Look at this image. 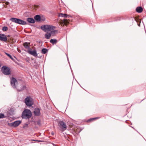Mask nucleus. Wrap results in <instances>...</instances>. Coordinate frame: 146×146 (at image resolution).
I'll return each instance as SVG.
<instances>
[{
	"label": "nucleus",
	"mask_w": 146,
	"mask_h": 146,
	"mask_svg": "<svg viewBox=\"0 0 146 146\" xmlns=\"http://www.w3.org/2000/svg\"><path fill=\"white\" fill-rule=\"evenodd\" d=\"M56 28L55 26L49 25H44L41 27V29L45 32L51 31L55 29Z\"/></svg>",
	"instance_id": "1"
},
{
	"label": "nucleus",
	"mask_w": 146,
	"mask_h": 146,
	"mask_svg": "<svg viewBox=\"0 0 146 146\" xmlns=\"http://www.w3.org/2000/svg\"><path fill=\"white\" fill-rule=\"evenodd\" d=\"M31 115L32 114L31 111L29 110L26 109L23 112L22 117L23 118L28 119L30 118Z\"/></svg>",
	"instance_id": "2"
},
{
	"label": "nucleus",
	"mask_w": 146,
	"mask_h": 146,
	"mask_svg": "<svg viewBox=\"0 0 146 146\" xmlns=\"http://www.w3.org/2000/svg\"><path fill=\"white\" fill-rule=\"evenodd\" d=\"M58 126L60 130L62 131H64L67 128L66 123L63 121H58Z\"/></svg>",
	"instance_id": "3"
},
{
	"label": "nucleus",
	"mask_w": 146,
	"mask_h": 146,
	"mask_svg": "<svg viewBox=\"0 0 146 146\" xmlns=\"http://www.w3.org/2000/svg\"><path fill=\"white\" fill-rule=\"evenodd\" d=\"M10 20L13 22L19 24L25 25L27 24L26 22L19 19L12 18L10 19Z\"/></svg>",
	"instance_id": "4"
},
{
	"label": "nucleus",
	"mask_w": 146,
	"mask_h": 146,
	"mask_svg": "<svg viewBox=\"0 0 146 146\" xmlns=\"http://www.w3.org/2000/svg\"><path fill=\"white\" fill-rule=\"evenodd\" d=\"M25 102L27 106H31L33 104V99L30 97H27L25 100Z\"/></svg>",
	"instance_id": "5"
},
{
	"label": "nucleus",
	"mask_w": 146,
	"mask_h": 146,
	"mask_svg": "<svg viewBox=\"0 0 146 146\" xmlns=\"http://www.w3.org/2000/svg\"><path fill=\"white\" fill-rule=\"evenodd\" d=\"M3 73L5 75H9L11 74L10 69L6 66H3L2 68Z\"/></svg>",
	"instance_id": "6"
},
{
	"label": "nucleus",
	"mask_w": 146,
	"mask_h": 146,
	"mask_svg": "<svg viewBox=\"0 0 146 146\" xmlns=\"http://www.w3.org/2000/svg\"><path fill=\"white\" fill-rule=\"evenodd\" d=\"M17 83V80L15 78L12 77L11 79V84L13 88H16V85Z\"/></svg>",
	"instance_id": "7"
},
{
	"label": "nucleus",
	"mask_w": 146,
	"mask_h": 146,
	"mask_svg": "<svg viewBox=\"0 0 146 146\" xmlns=\"http://www.w3.org/2000/svg\"><path fill=\"white\" fill-rule=\"evenodd\" d=\"M21 121H17L11 123L10 124V125L11 126L16 127L18 126L21 123Z\"/></svg>",
	"instance_id": "8"
},
{
	"label": "nucleus",
	"mask_w": 146,
	"mask_h": 146,
	"mask_svg": "<svg viewBox=\"0 0 146 146\" xmlns=\"http://www.w3.org/2000/svg\"><path fill=\"white\" fill-rule=\"evenodd\" d=\"M28 52L29 54L35 57H36L37 56L36 51L35 50L32 51L31 49H29Z\"/></svg>",
	"instance_id": "9"
},
{
	"label": "nucleus",
	"mask_w": 146,
	"mask_h": 146,
	"mask_svg": "<svg viewBox=\"0 0 146 146\" xmlns=\"http://www.w3.org/2000/svg\"><path fill=\"white\" fill-rule=\"evenodd\" d=\"M0 40L4 42L7 41V38L6 36L4 34H0Z\"/></svg>",
	"instance_id": "10"
},
{
	"label": "nucleus",
	"mask_w": 146,
	"mask_h": 146,
	"mask_svg": "<svg viewBox=\"0 0 146 146\" xmlns=\"http://www.w3.org/2000/svg\"><path fill=\"white\" fill-rule=\"evenodd\" d=\"M26 86H25L20 85L18 86H17L16 88H17L18 91H21L24 90Z\"/></svg>",
	"instance_id": "11"
},
{
	"label": "nucleus",
	"mask_w": 146,
	"mask_h": 146,
	"mask_svg": "<svg viewBox=\"0 0 146 146\" xmlns=\"http://www.w3.org/2000/svg\"><path fill=\"white\" fill-rule=\"evenodd\" d=\"M34 112L35 115L36 116H38L40 114V110L39 108L35 109Z\"/></svg>",
	"instance_id": "12"
},
{
	"label": "nucleus",
	"mask_w": 146,
	"mask_h": 146,
	"mask_svg": "<svg viewBox=\"0 0 146 146\" xmlns=\"http://www.w3.org/2000/svg\"><path fill=\"white\" fill-rule=\"evenodd\" d=\"M27 21L28 22L31 23H34L35 22V21L34 19L31 18H29L27 19Z\"/></svg>",
	"instance_id": "13"
},
{
	"label": "nucleus",
	"mask_w": 146,
	"mask_h": 146,
	"mask_svg": "<svg viewBox=\"0 0 146 146\" xmlns=\"http://www.w3.org/2000/svg\"><path fill=\"white\" fill-rule=\"evenodd\" d=\"M136 11L139 13L143 11V9L141 7H137L136 9Z\"/></svg>",
	"instance_id": "14"
},
{
	"label": "nucleus",
	"mask_w": 146,
	"mask_h": 146,
	"mask_svg": "<svg viewBox=\"0 0 146 146\" xmlns=\"http://www.w3.org/2000/svg\"><path fill=\"white\" fill-rule=\"evenodd\" d=\"M58 33V30H54L53 31L52 30L51 31L50 33L51 34V36H54L55 34Z\"/></svg>",
	"instance_id": "15"
},
{
	"label": "nucleus",
	"mask_w": 146,
	"mask_h": 146,
	"mask_svg": "<svg viewBox=\"0 0 146 146\" xmlns=\"http://www.w3.org/2000/svg\"><path fill=\"white\" fill-rule=\"evenodd\" d=\"M51 36V34L47 33L45 35V38L47 39H49Z\"/></svg>",
	"instance_id": "16"
},
{
	"label": "nucleus",
	"mask_w": 146,
	"mask_h": 146,
	"mask_svg": "<svg viewBox=\"0 0 146 146\" xmlns=\"http://www.w3.org/2000/svg\"><path fill=\"white\" fill-rule=\"evenodd\" d=\"M35 20L37 21H40V20L41 18L39 15H36L34 17Z\"/></svg>",
	"instance_id": "17"
},
{
	"label": "nucleus",
	"mask_w": 146,
	"mask_h": 146,
	"mask_svg": "<svg viewBox=\"0 0 146 146\" xmlns=\"http://www.w3.org/2000/svg\"><path fill=\"white\" fill-rule=\"evenodd\" d=\"M50 42L53 44H54L57 43V40L56 39H51L50 40Z\"/></svg>",
	"instance_id": "18"
},
{
	"label": "nucleus",
	"mask_w": 146,
	"mask_h": 146,
	"mask_svg": "<svg viewBox=\"0 0 146 146\" xmlns=\"http://www.w3.org/2000/svg\"><path fill=\"white\" fill-rule=\"evenodd\" d=\"M68 15L66 14L60 13L58 16L59 17H66Z\"/></svg>",
	"instance_id": "19"
},
{
	"label": "nucleus",
	"mask_w": 146,
	"mask_h": 146,
	"mask_svg": "<svg viewBox=\"0 0 146 146\" xmlns=\"http://www.w3.org/2000/svg\"><path fill=\"white\" fill-rule=\"evenodd\" d=\"M68 23V21L66 19H63V23L64 25H66Z\"/></svg>",
	"instance_id": "20"
},
{
	"label": "nucleus",
	"mask_w": 146,
	"mask_h": 146,
	"mask_svg": "<svg viewBox=\"0 0 146 146\" xmlns=\"http://www.w3.org/2000/svg\"><path fill=\"white\" fill-rule=\"evenodd\" d=\"M23 46L25 48L27 49H30L29 47L27 42H26L25 43L23 44Z\"/></svg>",
	"instance_id": "21"
},
{
	"label": "nucleus",
	"mask_w": 146,
	"mask_h": 146,
	"mask_svg": "<svg viewBox=\"0 0 146 146\" xmlns=\"http://www.w3.org/2000/svg\"><path fill=\"white\" fill-rule=\"evenodd\" d=\"M48 51V50L47 49L44 48H42L41 50V52L42 53L45 54Z\"/></svg>",
	"instance_id": "22"
},
{
	"label": "nucleus",
	"mask_w": 146,
	"mask_h": 146,
	"mask_svg": "<svg viewBox=\"0 0 146 146\" xmlns=\"http://www.w3.org/2000/svg\"><path fill=\"white\" fill-rule=\"evenodd\" d=\"M2 30L3 31H7L8 30V27H3Z\"/></svg>",
	"instance_id": "23"
},
{
	"label": "nucleus",
	"mask_w": 146,
	"mask_h": 146,
	"mask_svg": "<svg viewBox=\"0 0 146 146\" xmlns=\"http://www.w3.org/2000/svg\"><path fill=\"white\" fill-rule=\"evenodd\" d=\"M99 118V117H95V118H91L88 120V121H91L93 120L94 119H98Z\"/></svg>",
	"instance_id": "24"
},
{
	"label": "nucleus",
	"mask_w": 146,
	"mask_h": 146,
	"mask_svg": "<svg viewBox=\"0 0 146 146\" xmlns=\"http://www.w3.org/2000/svg\"><path fill=\"white\" fill-rule=\"evenodd\" d=\"M4 117V115L3 114L0 113V118H3Z\"/></svg>",
	"instance_id": "25"
},
{
	"label": "nucleus",
	"mask_w": 146,
	"mask_h": 146,
	"mask_svg": "<svg viewBox=\"0 0 146 146\" xmlns=\"http://www.w3.org/2000/svg\"><path fill=\"white\" fill-rule=\"evenodd\" d=\"M5 53L7 56H8L9 57L11 56L9 54H8L6 52H5Z\"/></svg>",
	"instance_id": "26"
},
{
	"label": "nucleus",
	"mask_w": 146,
	"mask_h": 146,
	"mask_svg": "<svg viewBox=\"0 0 146 146\" xmlns=\"http://www.w3.org/2000/svg\"><path fill=\"white\" fill-rule=\"evenodd\" d=\"M9 58L12 60H13V61H14V59L12 57V56H11Z\"/></svg>",
	"instance_id": "27"
},
{
	"label": "nucleus",
	"mask_w": 146,
	"mask_h": 146,
	"mask_svg": "<svg viewBox=\"0 0 146 146\" xmlns=\"http://www.w3.org/2000/svg\"><path fill=\"white\" fill-rule=\"evenodd\" d=\"M14 58H16L14 56Z\"/></svg>",
	"instance_id": "28"
}]
</instances>
